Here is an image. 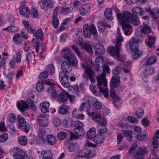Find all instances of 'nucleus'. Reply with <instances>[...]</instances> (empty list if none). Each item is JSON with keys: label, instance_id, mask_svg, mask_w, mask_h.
<instances>
[{"label": "nucleus", "instance_id": "f257e3e1", "mask_svg": "<svg viewBox=\"0 0 159 159\" xmlns=\"http://www.w3.org/2000/svg\"><path fill=\"white\" fill-rule=\"evenodd\" d=\"M62 51L64 52H67L64 54L62 57L63 58L66 59L69 62L67 61H63L61 64V69L63 72L69 73L72 70V65L75 66L78 65V61L76 58L70 53L68 48H64Z\"/></svg>", "mask_w": 159, "mask_h": 159}, {"label": "nucleus", "instance_id": "f03ea898", "mask_svg": "<svg viewBox=\"0 0 159 159\" xmlns=\"http://www.w3.org/2000/svg\"><path fill=\"white\" fill-rule=\"evenodd\" d=\"M102 67L103 72L97 78V82L100 90L103 92L104 96L107 97L109 96L108 89L106 88L107 86V80L106 79L105 73H108L110 71L109 67L107 65H104Z\"/></svg>", "mask_w": 159, "mask_h": 159}, {"label": "nucleus", "instance_id": "7ed1b4c3", "mask_svg": "<svg viewBox=\"0 0 159 159\" xmlns=\"http://www.w3.org/2000/svg\"><path fill=\"white\" fill-rule=\"evenodd\" d=\"M115 41V47L111 46L109 47L107 51L111 55L114 56H119V52L121 48V43L123 41V38L121 36L120 30L119 28L117 29V33Z\"/></svg>", "mask_w": 159, "mask_h": 159}, {"label": "nucleus", "instance_id": "20e7f679", "mask_svg": "<svg viewBox=\"0 0 159 159\" xmlns=\"http://www.w3.org/2000/svg\"><path fill=\"white\" fill-rule=\"evenodd\" d=\"M11 152L14 154L13 157L14 159H33L29 158L26 152L17 147L12 148Z\"/></svg>", "mask_w": 159, "mask_h": 159}, {"label": "nucleus", "instance_id": "39448f33", "mask_svg": "<svg viewBox=\"0 0 159 159\" xmlns=\"http://www.w3.org/2000/svg\"><path fill=\"white\" fill-rule=\"evenodd\" d=\"M81 67L84 69L85 73L89 78L91 82L92 83L95 82V74L94 72L91 70L90 64L86 62H84L81 63Z\"/></svg>", "mask_w": 159, "mask_h": 159}, {"label": "nucleus", "instance_id": "423d86ee", "mask_svg": "<svg viewBox=\"0 0 159 159\" xmlns=\"http://www.w3.org/2000/svg\"><path fill=\"white\" fill-rule=\"evenodd\" d=\"M133 15L131 13L128 11H124L122 13V14H121V17L120 18L122 20L121 21H120V20L117 19L119 22L121 24H125V22H129L131 21V19L133 17Z\"/></svg>", "mask_w": 159, "mask_h": 159}, {"label": "nucleus", "instance_id": "0eeeda50", "mask_svg": "<svg viewBox=\"0 0 159 159\" xmlns=\"http://www.w3.org/2000/svg\"><path fill=\"white\" fill-rule=\"evenodd\" d=\"M73 132L74 134L70 133V139L72 140L78 139L80 137L83 136L85 133L83 129H75Z\"/></svg>", "mask_w": 159, "mask_h": 159}, {"label": "nucleus", "instance_id": "6e6552de", "mask_svg": "<svg viewBox=\"0 0 159 159\" xmlns=\"http://www.w3.org/2000/svg\"><path fill=\"white\" fill-rule=\"evenodd\" d=\"M59 78L62 85L66 87L68 86V77L67 75L63 72L59 73Z\"/></svg>", "mask_w": 159, "mask_h": 159}, {"label": "nucleus", "instance_id": "1a4fd4ad", "mask_svg": "<svg viewBox=\"0 0 159 159\" xmlns=\"http://www.w3.org/2000/svg\"><path fill=\"white\" fill-rule=\"evenodd\" d=\"M128 44L131 51L139 49V42L135 38H132L129 41Z\"/></svg>", "mask_w": 159, "mask_h": 159}, {"label": "nucleus", "instance_id": "9d476101", "mask_svg": "<svg viewBox=\"0 0 159 159\" xmlns=\"http://www.w3.org/2000/svg\"><path fill=\"white\" fill-rule=\"evenodd\" d=\"M39 3L40 7L45 11H47L48 8L53 7V3L52 2L48 3L46 0H41L39 2Z\"/></svg>", "mask_w": 159, "mask_h": 159}, {"label": "nucleus", "instance_id": "9b49d317", "mask_svg": "<svg viewBox=\"0 0 159 159\" xmlns=\"http://www.w3.org/2000/svg\"><path fill=\"white\" fill-rule=\"evenodd\" d=\"M38 121L39 124L43 127H46L48 124V120L47 117L44 115L38 116Z\"/></svg>", "mask_w": 159, "mask_h": 159}, {"label": "nucleus", "instance_id": "f8f14e48", "mask_svg": "<svg viewBox=\"0 0 159 159\" xmlns=\"http://www.w3.org/2000/svg\"><path fill=\"white\" fill-rule=\"evenodd\" d=\"M94 50L95 54L96 56L102 55L105 52L104 47L99 43H98L95 45L94 47Z\"/></svg>", "mask_w": 159, "mask_h": 159}, {"label": "nucleus", "instance_id": "ddd939ff", "mask_svg": "<svg viewBox=\"0 0 159 159\" xmlns=\"http://www.w3.org/2000/svg\"><path fill=\"white\" fill-rule=\"evenodd\" d=\"M50 103L48 102L45 101L41 102L40 104L41 112L43 113H46L49 111Z\"/></svg>", "mask_w": 159, "mask_h": 159}, {"label": "nucleus", "instance_id": "4468645a", "mask_svg": "<svg viewBox=\"0 0 159 159\" xmlns=\"http://www.w3.org/2000/svg\"><path fill=\"white\" fill-rule=\"evenodd\" d=\"M139 29L140 33L147 36L149 34L151 31V28L149 26L146 24L140 25L139 27Z\"/></svg>", "mask_w": 159, "mask_h": 159}, {"label": "nucleus", "instance_id": "2eb2a0df", "mask_svg": "<svg viewBox=\"0 0 159 159\" xmlns=\"http://www.w3.org/2000/svg\"><path fill=\"white\" fill-rule=\"evenodd\" d=\"M122 28L125 35H130L133 31L132 28L130 25L128 24H122Z\"/></svg>", "mask_w": 159, "mask_h": 159}, {"label": "nucleus", "instance_id": "dca6fc26", "mask_svg": "<svg viewBox=\"0 0 159 159\" xmlns=\"http://www.w3.org/2000/svg\"><path fill=\"white\" fill-rule=\"evenodd\" d=\"M91 107V106L90 103L87 102H83L81 104L78 112L82 111H89Z\"/></svg>", "mask_w": 159, "mask_h": 159}, {"label": "nucleus", "instance_id": "f3484780", "mask_svg": "<svg viewBox=\"0 0 159 159\" xmlns=\"http://www.w3.org/2000/svg\"><path fill=\"white\" fill-rule=\"evenodd\" d=\"M95 61L96 65L99 68L103 66L105 64L104 59L103 57L102 56L97 57Z\"/></svg>", "mask_w": 159, "mask_h": 159}, {"label": "nucleus", "instance_id": "a211bd4d", "mask_svg": "<svg viewBox=\"0 0 159 159\" xmlns=\"http://www.w3.org/2000/svg\"><path fill=\"white\" fill-rule=\"evenodd\" d=\"M17 107L18 109L22 112L25 109H27L28 106L26 104V102L23 100H21L20 102H17Z\"/></svg>", "mask_w": 159, "mask_h": 159}, {"label": "nucleus", "instance_id": "6ab92c4d", "mask_svg": "<svg viewBox=\"0 0 159 159\" xmlns=\"http://www.w3.org/2000/svg\"><path fill=\"white\" fill-rule=\"evenodd\" d=\"M68 94L65 92L59 94L57 97V99L59 102H65L68 98Z\"/></svg>", "mask_w": 159, "mask_h": 159}, {"label": "nucleus", "instance_id": "aec40b11", "mask_svg": "<svg viewBox=\"0 0 159 159\" xmlns=\"http://www.w3.org/2000/svg\"><path fill=\"white\" fill-rule=\"evenodd\" d=\"M132 13L135 16L139 15L140 16L143 15L144 13L142 9L139 7H135L133 8L132 10Z\"/></svg>", "mask_w": 159, "mask_h": 159}, {"label": "nucleus", "instance_id": "412c9836", "mask_svg": "<svg viewBox=\"0 0 159 159\" xmlns=\"http://www.w3.org/2000/svg\"><path fill=\"white\" fill-rule=\"evenodd\" d=\"M145 41L150 48H152L155 45V39L154 37H150L149 36L148 37L147 39L145 40Z\"/></svg>", "mask_w": 159, "mask_h": 159}, {"label": "nucleus", "instance_id": "4be33fe9", "mask_svg": "<svg viewBox=\"0 0 159 159\" xmlns=\"http://www.w3.org/2000/svg\"><path fill=\"white\" fill-rule=\"evenodd\" d=\"M29 8L25 5H20L19 7L20 14L23 16L26 17V15L29 12Z\"/></svg>", "mask_w": 159, "mask_h": 159}, {"label": "nucleus", "instance_id": "5701e85b", "mask_svg": "<svg viewBox=\"0 0 159 159\" xmlns=\"http://www.w3.org/2000/svg\"><path fill=\"white\" fill-rule=\"evenodd\" d=\"M22 22L24 25L27 31L30 34H33L34 32V30L30 26L29 23L26 20H23Z\"/></svg>", "mask_w": 159, "mask_h": 159}, {"label": "nucleus", "instance_id": "b1692460", "mask_svg": "<svg viewBox=\"0 0 159 159\" xmlns=\"http://www.w3.org/2000/svg\"><path fill=\"white\" fill-rule=\"evenodd\" d=\"M47 140L48 143L51 145H54L56 143L57 139L53 135H48L47 136Z\"/></svg>", "mask_w": 159, "mask_h": 159}, {"label": "nucleus", "instance_id": "393cba45", "mask_svg": "<svg viewBox=\"0 0 159 159\" xmlns=\"http://www.w3.org/2000/svg\"><path fill=\"white\" fill-rule=\"evenodd\" d=\"M96 129L94 127L91 128L88 131L87 134L89 139H92L96 136Z\"/></svg>", "mask_w": 159, "mask_h": 159}, {"label": "nucleus", "instance_id": "a878e982", "mask_svg": "<svg viewBox=\"0 0 159 159\" xmlns=\"http://www.w3.org/2000/svg\"><path fill=\"white\" fill-rule=\"evenodd\" d=\"M89 25L85 24L83 26L84 34L87 38H89L91 36V32L89 30Z\"/></svg>", "mask_w": 159, "mask_h": 159}, {"label": "nucleus", "instance_id": "bb28decb", "mask_svg": "<svg viewBox=\"0 0 159 159\" xmlns=\"http://www.w3.org/2000/svg\"><path fill=\"white\" fill-rule=\"evenodd\" d=\"M120 82V80L119 77L117 76H113L111 80L110 86H112L116 88L118 86Z\"/></svg>", "mask_w": 159, "mask_h": 159}, {"label": "nucleus", "instance_id": "cd10ccee", "mask_svg": "<svg viewBox=\"0 0 159 159\" xmlns=\"http://www.w3.org/2000/svg\"><path fill=\"white\" fill-rule=\"evenodd\" d=\"M147 149L144 146H142L139 148L136 155L143 156L148 152Z\"/></svg>", "mask_w": 159, "mask_h": 159}, {"label": "nucleus", "instance_id": "c85d7f7f", "mask_svg": "<svg viewBox=\"0 0 159 159\" xmlns=\"http://www.w3.org/2000/svg\"><path fill=\"white\" fill-rule=\"evenodd\" d=\"M34 35L37 39H39L41 41L43 40V33L41 29H37L34 33Z\"/></svg>", "mask_w": 159, "mask_h": 159}, {"label": "nucleus", "instance_id": "c756f323", "mask_svg": "<svg viewBox=\"0 0 159 159\" xmlns=\"http://www.w3.org/2000/svg\"><path fill=\"white\" fill-rule=\"evenodd\" d=\"M157 61V58L155 56H152L150 57L145 62V64L148 66L152 65L155 63Z\"/></svg>", "mask_w": 159, "mask_h": 159}, {"label": "nucleus", "instance_id": "7c9ffc66", "mask_svg": "<svg viewBox=\"0 0 159 159\" xmlns=\"http://www.w3.org/2000/svg\"><path fill=\"white\" fill-rule=\"evenodd\" d=\"M47 92L49 95L52 98H55L57 96V93L55 89L52 86L48 88Z\"/></svg>", "mask_w": 159, "mask_h": 159}, {"label": "nucleus", "instance_id": "2f4dec72", "mask_svg": "<svg viewBox=\"0 0 159 159\" xmlns=\"http://www.w3.org/2000/svg\"><path fill=\"white\" fill-rule=\"evenodd\" d=\"M19 128L25 133H28L30 129V126L29 123L27 122L23 125H20Z\"/></svg>", "mask_w": 159, "mask_h": 159}, {"label": "nucleus", "instance_id": "473e14b6", "mask_svg": "<svg viewBox=\"0 0 159 159\" xmlns=\"http://www.w3.org/2000/svg\"><path fill=\"white\" fill-rule=\"evenodd\" d=\"M38 136L39 138L43 141L45 140V137L46 135V131L43 128L39 129L38 131Z\"/></svg>", "mask_w": 159, "mask_h": 159}, {"label": "nucleus", "instance_id": "72a5a7b5", "mask_svg": "<svg viewBox=\"0 0 159 159\" xmlns=\"http://www.w3.org/2000/svg\"><path fill=\"white\" fill-rule=\"evenodd\" d=\"M46 70L50 75H53L55 72V68L52 64H50L47 65L45 67Z\"/></svg>", "mask_w": 159, "mask_h": 159}, {"label": "nucleus", "instance_id": "f704fd0d", "mask_svg": "<svg viewBox=\"0 0 159 159\" xmlns=\"http://www.w3.org/2000/svg\"><path fill=\"white\" fill-rule=\"evenodd\" d=\"M88 115L91 117L93 120L97 122L101 117V115L96 112H88Z\"/></svg>", "mask_w": 159, "mask_h": 159}, {"label": "nucleus", "instance_id": "c9c22d12", "mask_svg": "<svg viewBox=\"0 0 159 159\" xmlns=\"http://www.w3.org/2000/svg\"><path fill=\"white\" fill-rule=\"evenodd\" d=\"M18 141L19 143L23 146H25L27 144V138L25 136H20L18 138Z\"/></svg>", "mask_w": 159, "mask_h": 159}, {"label": "nucleus", "instance_id": "e433bc0d", "mask_svg": "<svg viewBox=\"0 0 159 159\" xmlns=\"http://www.w3.org/2000/svg\"><path fill=\"white\" fill-rule=\"evenodd\" d=\"M90 7L87 5H83L80 9V15L81 16L85 15L89 10Z\"/></svg>", "mask_w": 159, "mask_h": 159}, {"label": "nucleus", "instance_id": "4c0bfd02", "mask_svg": "<svg viewBox=\"0 0 159 159\" xmlns=\"http://www.w3.org/2000/svg\"><path fill=\"white\" fill-rule=\"evenodd\" d=\"M82 47L83 49L86 51L90 55L93 54V50L89 44L88 43L83 44L82 45Z\"/></svg>", "mask_w": 159, "mask_h": 159}, {"label": "nucleus", "instance_id": "58836bf2", "mask_svg": "<svg viewBox=\"0 0 159 159\" xmlns=\"http://www.w3.org/2000/svg\"><path fill=\"white\" fill-rule=\"evenodd\" d=\"M110 93L111 98L115 102H118L120 101V98L118 95L116 94L113 89L111 88L110 90Z\"/></svg>", "mask_w": 159, "mask_h": 159}, {"label": "nucleus", "instance_id": "ea45409f", "mask_svg": "<svg viewBox=\"0 0 159 159\" xmlns=\"http://www.w3.org/2000/svg\"><path fill=\"white\" fill-rule=\"evenodd\" d=\"M112 10L111 8H108L105 10L104 15L105 17L109 20H112L113 17L112 16Z\"/></svg>", "mask_w": 159, "mask_h": 159}, {"label": "nucleus", "instance_id": "a19ab883", "mask_svg": "<svg viewBox=\"0 0 159 159\" xmlns=\"http://www.w3.org/2000/svg\"><path fill=\"white\" fill-rule=\"evenodd\" d=\"M78 112L77 109H75L73 111L72 115L74 117L78 119H83L84 115L83 114H80L81 111Z\"/></svg>", "mask_w": 159, "mask_h": 159}, {"label": "nucleus", "instance_id": "79ce46f5", "mask_svg": "<svg viewBox=\"0 0 159 159\" xmlns=\"http://www.w3.org/2000/svg\"><path fill=\"white\" fill-rule=\"evenodd\" d=\"M132 133L133 131L129 130H125L124 131V135L130 142L131 141L132 138Z\"/></svg>", "mask_w": 159, "mask_h": 159}, {"label": "nucleus", "instance_id": "37998d69", "mask_svg": "<svg viewBox=\"0 0 159 159\" xmlns=\"http://www.w3.org/2000/svg\"><path fill=\"white\" fill-rule=\"evenodd\" d=\"M68 136V134L66 132L61 131L59 132L57 134V137L60 140H62L66 139Z\"/></svg>", "mask_w": 159, "mask_h": 159}, {"label": "nucleus", "instance_id": "c03bdc74", "mask_svg": "<svg viewBox=\"0 0 159 159\" xmlns=\"http://www.w3.org/2000/svg\"><path fill=\"white\" fill-rule=\"evenodd\" d=\"M33 58V55L30 53H28L26 55V61L28 65L30 64V62L33 64L35 63L36 61L34 59L32 60Z\"/></svg>", "mask_w": 159, "mask_h": 159}, {"label": "nucleus", "instance_id": "a18cd8bd", "mask_svg": "<svg viewBox=\"0 0 159 159\" xmlns=\"http://www.w3.org/2000/svg\"><path fill=\"white\" fill-rule=\"evenodd\" d=\"M131 52L133 53L132 57L133 59H136L139 58L142 55L141 51L138 50H135L134 51H131Z\"/></svg>", "mask_w": 159, "mask_h": 159}, {"label": "nucleus", "instance_id": "49530a36", "mask_svg": "<svg viewBox=\"0 0 159 159\" xmlns=\"http://www.w3.org/2000/svg\"><path fill=\"white\" fill-rule=\"evenodd\" d=\"M68 111L67 107L65 105H63L59 107V113L61 114H66Z\"/></svg>", "mask_w": 159, "mask_h": 159}, {"label": "nucleus", "instance_id": "de8ad7c7", "mask_svg": "<svg viewBox=\"0 0 159 159\" xmlns=\"http://www.w3.org/2000/svg\"><path fill=\"white\" fill-rule=\"evenodd\" d=\"M79 148V146L77 143H72L70 144L69 150L70 152H73L78 150Z\"/></svg>", "mask_w": 159, "mask_h": 159}, {"label": "nucleus", "instance_id": "09e8293b", "mask_svg": "<svg viewBox=\"0 0 159 159\" xmlns=\"http://www.w3.org/2000/svg\"><path fill=\"white\" fill-rule=\"evenodd\" d=\"M97 129L98 133L102 134H105L107 131L106 128L104 125H98Z\"/></svg>", "mask_w": 159, "mask_h": 159}, {"label": "nucleus", "instance_id": "8fccbe9b", "mask_svg": "<svg viewBox=\"0 0 159 159\" xmlns=\"http://www.w3.org/2000/svg\"><path fill=\"white\" fill-rule=\"evenodd\" d=\"M98 85V84H97ZM98 89H97L96 87L93 84H91L89 85V89L90 91L93 93L95 95H96L97 92H101L102 93L104 94L103 92L100 90V89L98 87Z\"/></svg>", "mask_w": 159, "mask_h": 159}, {"label": "nucleus", "instance_id": "3c124183", "mask_svg": "<svg viewBox=\"0 0 159 159\" xmlns=\"http://www.w3.org/2000/svg\"><path fill=\"white\" fill-rule=\"evenodd\" d=\"M26 102L28 106L27 109L29 108V107H30L31 109L33 110H35L36 109V107L35 105L33 102L30 99H28Z\"/></svg>", "mask_w": 159, "mask_h": 159}, {"label": "nucleus", "instance_id": "603ef678", "mask_svg": "<svg viewBox=\"0 0 159 159\" xmlns=\"http://www.w3.org/2000/svg\"><path fill=\"white\" fill-rule=\"evenodd\" d=\"M123 66L124 65L123 64H119L118 65L117 67L115 68L112 70V72L113 74L115 75H118L120 72Z\"/></svg>", "mask_w": 159, "mask_h": 159}, {"label": "nucleus", "instance_id": "864d4df0", "mask_svg": "<svg viewBox=\"0 0 159 159\" xmlns=\"http://www.w3.org/2000/svg\"><path fill=\"white\" fill-rule=\"evenodd\" d=\"M52 26L57 28L59 25V22L58 17H52L51 22Z\"/></svg>", "mask_w": 159, "mask_h": 159}, {"label": "nucleus", "instance_id": "5fc2aeb1", "mask_svg": "<svg viewBox=\"0 0 159 159\" xmlns=\"http://www.w3.org/2000/svg\"><path fill=\"white\" fill-rule=\"evenodd\" d=\"M17 121L19 123V127L20 126V125H23L27 122L26 119L20 115H18L17 117Z\"/></svg>", "mask_w": 159, "mask_h": 159}, {"label": "nucleus", "instance_id": "6e6d98bb", "mask_svg": "<svg viewBox=\"0 0 159 159\" xmlns=\"http://www.w3.org/2000/svg\"><path fill=\"white\" fill-rule=\"evenodd\" d=\"M18 30L17 27L13 25L7 26V27L3 29V30H7L10 32H16Z\"/></svg>", "mask_w": 159, "mask_h": 159}, {"label": "nucleus", "instance_id": "4d7b16f0", "mask_svg": "<svg viewBox=\"0 0 159 159\" xmlns=\"http://www.w3.org/2000/svg\"><path fill=\"white\" fill-rule=\"evenodd\" d=\"M106 25V23L105 22L102 21L98 23V27L99 30L101 32H103L105 29Z\"/></svg>", "mask_w": 159, "mask_h": 159}, {"label": "nucleus", "instance_id": "13d9d810", "mask_svg": "<svg viewBox=\"0 0 159 159\" xmlns=\"http://www.w3.org/2000/svg\"><path fill=\"white\" fill-rule=\"evenodd\" d=\"M89 30L91 32V34L94 35H95L96 36H98L97 30L95 25L92 24L89 26Z\"/></svg>", "mask_w": 159, "mask_h": 159}, {"label": "nucleus", "instance_id": "bf43d9fd", "mask_svg": "<svg viewBox=\"0 0 159 159\" xmlns=\"http://www.w3.org/2000/svg\"><path fill=\"white\" fill-rule=\"evenodd\" d=\"M16 57H13V59H15V60L17 63H20L21 62V53L20 51H19L16 53Z\"/></svg>", "mask_w": 159, "mask_h": 159}, {"label": "nucleus", "instance_id": "052dcab7", "mask_svg": "<svg viewBox=\"0 0 159 159\" xmlns=\"http://www.w3.org/2000/svg\"><path fill=\"white\" fill-rule=\"evenodd\" d=\"M155 70L154 67H148L145 69L144 73L145 75H150L154 73Z\"/></svg>", "mask_w": 159, "mask_h": 159}, {"label": "nucleus", "instance_id": "680f3d73", "mask_svg": "<svg viewBox=\"0 0 159 159\" xmlns=\"http://www.w3.org/2000/svg\"><path fill=\"white\" fill-rule=\"evenodd\" d=\"M93 107L96 110H100L102 108V105L98 100L95 99L94 102Z\"/></svg>", "mask_w": 159, "mask_h": 159}, {"label": "nucleus", "instance_id": "e2e57ef3", "mask_svg": "<svg viewBox=\"0 0 159 159\" xmlns=\"http://www.w3.org/2000/svg\"><path fill=\"white\" fill-rule=\"evenodd\" d=\"M8 137V134L6 133H4L2 135H0V142L4 143L6 142Z\"/></svg>", "mask_w": 159, "mask_h": 159}, {"label": "nucleus", "instance_id": "0e129e2a", "mask_svg": "<svg viewBox=\"0 0 159 159\" xmlns=\"http://www.w3.org/2000/svg\"><path fill=\"white\" fill-rule=\"evenodd\" d=\"M140 21L139 18L136 16H133L131 19V21L129 22L135 25H137L140 24Z\"/></svg>", "mask_w": 159, "mask_h": 159}, {"label": "nucleus", "instance_id": "69168bd1", "mask_svg": "<svg viewBox=\"0 0 159 159\" xmlns=\"http://www.w3.org/2000/svg\"><path fill=\"white\" fill-rule=\"evenodd\" d=\"M43 84L42 82H39L37 84L36 89L38 92H41L43 89Z\"/></svg>", "mask_w": 159, "mask_h": 159}, {"label": "nucleus", "instance_id": "338daca9", "mask_svg": "<svg viewBox=\"0 0 159 159\" xmlns=\"http://www.w3.org/2000/svg\"><path fill=\"white\" fill-rule=\"evenodd\" d=\"M74 126L75 129H83L84 125L83 123L79 121H75L74 123Z\"/></svg>", "mask_w": 159, "mask_h": 159}, {"label": "nucleus", "instance_id": "774afa93", "mask_svg": "<svg viewBox=\"0 0 159 159\" xmlns=\"http://www.w3.org/2000/svg\"><path fill=\"white\" fill-rule=\"evenodd\" d=\"M152 144L154 148H158L159 147V142L156 137H153L152 139Z\"/></svg>", "mask_w": 159, "mask_h": 159}]
</instances>
